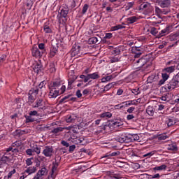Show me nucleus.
Here are the masks:
<instances>
[{"instance_id":"obj_10","label":"nucleus","mask_w":179,"mask_h":179,"mask_svg":"<svg viewBox=\"0 0 179 179\" xmlns=\"http://www.w3.org/2000/svg\"><path fill=\"white\" fill-rule=\"evenodd\" d=\"M108 176L111 179H121L122 178V175H121V173L118 171L110 172L108 173Z\"/></svg>"},{"instance_id":"obj_11","label":"nucleus","mask_w":179,"mask_h":179,"mask_svg":"<svg viewBox=\"0 0 179 179\" xmlns=\"http://www.w3.org/2000/svg\"><path fill=\"white\" fill-rule=\"evenodd\" d=\"M140 9L147 10L148 13L152 11V6L149 3H144L140 6Z\"/></svg>"},{"instance_id":"obj_38","label":"nucleus","mask_w":179,"mask_h":179,"mask_svg":"<svg viewBox=\"0 0 179 179\" xmlns=\"http://www.w3.org/2000/svg\"><path fill=\"white\" fill-rule=\"evenodd\" d=\"M115 85V83L114 82L106 85L104 87V90H106V91L110 90V89H111L112 87H114Z\"/></svg>"},{"instance_id":"obj_23","label":"nucleus","mask_w":179,"mask_h":179,"mask_svg":"<svg viewBox=\"0 0 179 179\" xmlns=\"http://www.w3.org/2000/svg\"><path fill=\"white\" fill-rule=\"evenodd\" d=\"M167 122L168 127H173V125H176L177 122H178V120H177L176 118H171L169 119Z\"/></svg>"},{"instance_id":"obj_35","label":"nucleus","mask_w":179,"mask_h":179,"mask_svg":"<svg viewBox=\"0 0 179 179\" xmlns=\"http://www.w3.org/2000/svg\"><path fill=\"white\" fill-rule=\"evenodd\" d=\"M123 27H122V25H121V24L116 25V26L112 27L110 28V31H115L117 30H120L121 29H123Z\"/></svg>"},{"instance_id":"obj_41","label":"nucleus","mask_w":179,"mask_h":179,"mask_svg":"<svg viewBox=\"0 0 179 179\" xmlns=\"http://www.w3.org/2000/svg\"><path fill=\"white\" fill-rule=\"evenodd\" d=\"M134 3H135L134 2H129V3H127V4L125 6L126 10H129V9H131V8H132V6H134Z\"/></svg>"},{"instance_id":"obj_32","label":"nucleus","mask_w":179,"mask_h":179,"mask_svg":"<svg viewBox=\"0 0 179 179\" xmlns=\"http://www.w3.org/2000/svg\"><path fill=\"white\" fill-rule=\"evenodd\" d=\"M131 142H136L140 139L139 135H138L137 134H131Z\"/></svg>"},{"instance_id":"obj_29","label":"nucleus","mask_w":179,"mask_h":179,"mask_svg":"<svg viewBox=\"0 0 179 179\" xmlns=\"http://www.w3.org/2000/svg\"><path fill=\"white\" fill-rule=\"evenodd\" d=\"M116 141H118L120 143H125V135H121L116 137Z\"/></svg>"},{"instance_id":"obj_39","label":"nucleus","mask_w":179,"mask_h":179,"mask_svg":"<svg viewBox=\"0 0 179 179\" xmlns=\"http://www.w3.org/2000/svg\"><path fill=\"white\" fill-rule=\"evenodd\" d=\"M9 152H12V153H17V152H19V150L16 148H13L12 147H10L7 149V153H9Z\"/></svg>"},{"instance_id":"obj_59","label":"nucleus","mask_w":179,"mask_h":179,"mask_svg":"<svg viewBox=\"0 0 179 179\" xmlns=\"http://www.w3.org/2000/svg\"><path fill=\"white\" fill-rule=\"evenodd\" d=\"M16 173V169H13V171H10L8 174V178H11L12 175Z\"/></svg>"},{"instance_id":"obj_7","label":"nucleus","mask_w":179,"mask_h":179,"mask_svg":"<svg viewBox=\"0 0 179 179\" xmlns=\"http://www.w3.org/2000/svg\"><path fill=\"white\" fill-rule=\"evenodd\" d=\"M53 153H54V148H52V147L46 146L43 150V155H44L45 157H51Z\"/></svg>"},{"instance_id":"obj_9","label":"nucleus","mask_w":179,"mask_h":179,"mask_svg":"<svg viewBox=\"0 0 179 179\" xmlns=\"http://www.w3.org/2000/svg\"><path fill=\"white\" fill-rule=\"evenodd\" d=\"M49 89L50 90L49 92V96L50 99H55L58 97L59 91L57 90L55 88H51L50 87H49Z\"/></svg>"},{"instance_id":"obj_48","label":"nucleus","mask_w":179,"mask_h":179,"mask_svg":"<svg viewBox=\"0 0 179 179\" xmlns=\"http://www.w3.org/2000/svg\"><path fill=\"white\" fill-rule=\"evenodd\" d=\"M120 61V57H113L110 58V62L114 64V62H118Z\"/></svg>"},{"instance_id":"obj_47","label":"nucleus","mask_w":179,"mask_h":179,"mask_svg":"<svg viewBox=\"0 0 179 179\" xmlns=\"http://www.w3.org/2000/svg\"><path fill=\"white\" fill-rule=\"evenodd\" d=\"M113 126L115 127H121V126H122V122H121L120 120H117V121L113 122Z\"/></svg>"},{"instance_id":"obj_50","label":"nucleus","mask_w":179,"mask_h":179,"mask_svg":"<svg viewBox=\"0 0 179 179\" xmlns=\"http://www.w3.org/2000/svg\"><path fill=\"white\" fill-rule=\"evenodd\" d=\"M87 9H89V5L85 4L83 8L82 13L85 15V13L87 12Z\"/></svg>"},{"instance_id":"obj_63","label":"nucleus","mask_w":179,"mask_h":179,"mask_svg":"<svg viewBox=\"0 0 179 179\" xmlns=\"http://www.w3.org/2000/svg\"><path fill=\"white\" fill-rule=\"evenodd\" d=\"M5 59H6V56L5 55H3L0 57V65L2 64V62H3L5 61Z\"/></svg>"},{"instance_id":"obj_56","label":"nucleus","mask_w":179,"mask_h":179,"mask_svg":"<svg viewBox=\"0 0 179 179\" xmlns=\"http://www.w3.org/2000/svg\"><path fill=\"white\" fill-rule=\"evenodd\" d=\"M159 34L162 37H163V36H166V34H169V33L167 32L166 29H164L160 31Z\"/></svg>"},{"instance_id":"obj_61","label":"nucleus","mask_w":179,"mask_h":179,"mask_svg":"<svg viewBox=\"0 0 179 179\" xmlns=\"http://www.w3.org/2000/svg\"><path fill=\"white\" fill-rule=\"evenodd\" d=\"M134 118H135V116L132 114H129L127 116V120L128 121H131V120H134Z\"/></svg>"},{"instance_id":"obj_34","label":"nucleus","mask_w":179,"mask_h":179,"mask_svg":"<svg viewBox=\"0 0 179 179\" xmlns=\"http://www.w3.org/2000/svg\"><path fill=\"white\" fill-rule=\"evenodd\" d=\"M168 150H177V145L176 143L169 144L167 147Z\"/></svg>"},{"instance_id":"obj_54","label":"nucleus","mask_w":179,"mask_h":179,"mask_svg":"<svg viewBox=\"0 0 179 179\" xmlns=\"http://www.w3.org/2000/svg\"><path fill=\"white\" fill-rule=\"evenodd\" d=\"M33 159L32 158H28L26 160V164L27 166H31L33 164V162L31 161Z\"/></svg>"},{"instance_id":"obj_22","label":"nucleus","mask_w":179,"mask_h":179,"mask_svg":"<svg viewBox=\"0 0 179 179\" xmlns=\"http://www.w3.org/2000/svg\"><path fill=\"white\" fill-rule=\"evenodd\" d=\"M154 171H164L167 170V165L162 164L159 166H155L153 168Z\"/></svg>"},{"instance_id":"obj_44","label":"nucleus","mask_w":179,"mask_h":179,"mask_svg":"<svg viewBox=\"0 0 179 179\" xmlns=\"http://www.w3.org/2000/svg\"><path fill=\"white\" fill-rule=\"evenodd\" d=\"M155 153H156V151H151L150 152H148L147 154H145L143 155V157H152V156H153Z\"/></svg>"},{"instance_id":"obj_62","label":"nucleus","mask_w":179,"mask_h":179,"mask_svg":"<svg viewBox=\"0 0 179 179\" xmlns=\"http://www.w3.org/2000/svg\"><path fill=\"white\" fill-rule=\"evenodd\" d=\"M134 111H135V107H130L127 109V113H129V114H132Z\"/></svg>"},{"instance_id":"obj_55","label":"nucleus","mask_w":179,"mask_h":179,"mask_svg":"<svg viewBox=\"0 0 179 179\" xmlns=\"http://www.w3.org/2000/svg\"><path fill=\"white\" fill-rule=\"evenodd\" d=\"M134 55V58H139L142 55V52H133Z\"/></svg>"},{"instance_id":"obj_13","label":"nucleus","mask_w":179,"mask_h":179,"mask_svg":"<svg viewBox=\"0 0 179 179\" xmlns=\"http://www.w3.org/2000/svg\"><path fill=\"white\" fill-rule=\"evenodd\" d=\"M135 64H137V66L138 68H142V66H145V64H146L147 61L145 58H140L138 60H134Z\"/></svg>"},{"instance_id":"obj_42","label":"nucleus","mask_w":179,"mask_h":179,"mask_svg":"<svg viewBox=\"0 0 179 179\" xmlns=\"http://www.w3.org/2000/svg\"><path fill=\"white\" fill-rule=\"evenodd\" d=\"M29 114L32 117H38V111L37 110H31Z\"/></svg>"},{"instance_id":"obj_1","label":"nucleus","mask_w":179,"mask_h":179,"mask_svg":"<svg viewBox=\"0 0 179 179\" xmlns=\"http://www.w3.org/2000/svg\"><path fill=\"white\" fill-rule=\"evenodd\" d=\"M178 86H179V73L168 84L165 85L164 89L166 92H170L174 90Z\"/></svg>"},{"instance_id":"obj_36","label":"nucleus","mask_w":179,"mask_h":179,"mask_svg":"<svg viewBox=\"0 0 179 179\" xmlns=\"http://www.w3.org/2000/svg\"><path fill=\"white\" fill-rule=\"evenodd\" d=\"M26 118V122H34V117L33 116L29 115H25Z\"/></svg>"},{"instance_id":"obj_24","label":"nucleus","mask_w":179,"mask_h":179,"mask_svg":"<svg viewBox=\"0 0 179 179\" xmlns=\"http://www.w3.org/2000/svg\"><path fill=\"white\" fill-rule=\"evenodd\" d=\"M176 66H171L169 67H166L164 69V72H166V73H173L174 71H176Z\"/></svg>"},{"instance_id":"obj_18","label":"nucleus","mask_w":179,"mask_h":179,"mask_svg":"<svg viewBox=\"0 0 179 179\" xmlns=\"http://www.w3.org/2000/svg\"><path fill=\"white\" fill-rule=\"evenodd\" d=\"M69 12V8H68L67 7H63L60 11V15L62 16V17H64L65 19L68 16Z\"/></svg>"},{"instance_id":"obj_60","label":"nucleus","mask_w":179,"mask_h":179,"mask_svg":"<svg viewBox=\"0 0 179 179\" xmlns=\"http://www.w3.org/2000/svg\"><path fill=\"white\" fill-rule=\"evenodd\" d=\"M109 156L114 157V156H120L119 151H115L109 155Z\"/></svg>"},{"instance_id":"obj_28","label":"nucleus","mask_w":179,"mask_h":179,"mask_svg":"<svg viewBox=\"0 0 179 179\" xmlns=\"http://www.w3.org/2000/svg\"><path fill=\"white\" fill-rule=\"evenodd\" d=\"M146 113L148 114V115H153V114H155V110L153 109V107L148 106L146 109Z\"/></svg>"},{"instance_id":"obj_57","label":"nucleus","mask_w":179,"mask_h":179,"mask_svg":"<svg viewBox=\"0 0 179 179\" xmlns=\"http://www.w3.org/2000/svg\"><path fill=\"white\" fill-rule=\"evenodd\" d=\"M150 178H160V174L156 173L155 175H149Z\"/></svg>"},{"instance_id":"obj_14","label":"nucleus","mask_w":179,"mask_h":179,"mask_svg":"<svg viewBox=\"0 0 179 179\" xmlns=\"http://www.w3.org/2000/svg\"><path fill=\"white\" fill-rule=\"evenodd\" d=\"M36 171H37V168L36 166H31V167H28L24 171V173L30 176L31 174H34V173H36Z\"/></svg>"},{"instance_id":"obj_21","label":"nucleus","mask_w":179,"mask_h":179,"mask_svg":"<svg viewBox=\"0 0 179 179\" xmlns=\"http://www.w3.org/2000/svg\"><path fill=\"white\" fill-rule=\"evenodd\" d=\"M138 20H139V17L138 16H131L127 19V22L129 24H132V23H135V22H138Z\"/></svg>"},{"instance_id":"obj_33","label":"nucleus","mask_w":179,"mask_h":179,"mask_svg":"<svg viewBox=\"0 0 179 179\" xmlns=\"http://www.w3.org/2000/svg\"><path fill=\"white\" fill-rule=\"evenodd\" d=\"M64 131V129L62 127H57L53 129L51 132L52 134H59V132H62Z\"/></svg>"},{"instance_id":"obj_46","label":"nucleus","mask_w":179,"mask_h":179,"mask_svg":"<svg viewBox=\"0 0 179 179\" xmlns=\"http://www.w3.org/2000/svg\"><path fill=\"white\" fill-rule=\"evenodd\" d=\"M150 33L152 34V36H156L159 31H157V29L152 27L150 29Z\"/></svg>"},{"instance_id":"obj_19","label":"nucleus","mask_w":179,"mask_h":179,"mask_svg":"<svg viewBox=\"0 0 179 179\" xmlns=\"http://www.w3.org/2000/svg\"><path fill=\"white\" fill-rule=\"evenodd\" d=\"M115 78V75L112 74L110 76H107L101 78V81L102 83H106V82H110V80H113Z\"/></svg>"},{"instance_id":"obj_3","label":"nucleus","mask_w":179,"mask_h":179,"mask_svg":"<svg viewBox=\"0 0 179 179\" xmlns=\"http://www.w3.org/2000/svg\"><path fill=\"white\" fill-rule=\"evenodd\" d=\"M10 163H13V156L8 155V153L5 154L0 159L1 166H4V164L9 166Z\"/></svg>"},{"instance_id":"obj_12","label":"nucleus","mask_w":179,"mask_h":179,"mask_svg":"<svg viewBox=\"0 0 179 179\" xmlns=\"http://www.w3.org/2000/svg\"><path fill=\"white\" fill-rule=\"evenodd\" d=\"M99 78H100V76H99V73H97V72H95L93 73H89L87 75L85 81L90 80V79H92V80L99 79Z\"/></svg>"},{"instance_id":"obj_49","label":"nucleus","mask_w":179,"mask_h":179,"mask_svg":"<svg viewBox=\"0 0 179 179\" xmlns=\"http://www.w3.org/2000/svg\"><path fill=\"white\" fill-rule=\"evenodd\" d=\"M57 50L55 48H53L50 50V57H55V55L57 54Z\"/></svg>"},{"instance_id":"obj_26","label":"nucleus","mask_w":179,"mask_h":179,"mask_svg":"<svg viewBox=\"0 0 179 179\" xmlns=\"http://www.w3.org/2000/svg\"><path fill=\"white\" fill-rule=\"evenodd\" d=\"M101 118H111L113 117V114L110 112H105L100 115Z\"/></svg>"},{"instance_id":"obj_4","label":"nucleus","mask_w":179,"mask_h":179,"mask_svg":"<svg viewBox=\"0 0 179 179\" xmlns=\"http://www.w3.org/2000/svg\"><path fill=\"white\" fill-rule=\"evenodd\" d=\"M31 106L32 108H38V111H41V110H45V102L42 99H37Z\"/></svg>"},{"instance_id":"obj_64","label":"nucleus","mask_w":179,"mask_h":179,"mask_svg":"<svg viewBox=\"0 0 179 179\" xmlns=\"http://www.w3.org/2000/svg\"><path fill=\"white\" fill-rule=\"evenodd\" d=\"M57 175L51 173L46 179H55Z\"/></svg>"},{"instance_id":"obj_40","label":"nucleus","mask_w":179,"mask_h":179,"mask_svg":"<svg viewBox=\"0 0 179 179\" xmlns=\"http://www.w3.org/2000/svg\"><path fill=\"white\" fill-rule=\"evenodd\" d=\"M131 92L133 94H135V96H138V94H141V90H139V88L131 89Z\"/></svg>"},{"instance_id":"obj_27","label":"nucleus","mask_w":179,"mask_h":179,"mask_svg":"<svg viewBox=\"0 0 179 179\" xmlns=\"http://www.w3.org/2000/svg\"><path fill=\"white\" fill-rule=\"evenodd\" d=\"M57 169H58V163L53 162L52 168V173L57 176Z\"/></svg>"},{"instance_id":"obj_43","label":"nucleus","mask_w":179,"mask_h":179,"mask_svg":"<svg viewBox=\"0 0 179 179\" xmlns=\"http://www.w3.org/2000/svg\"><path fill=\"white\" fill-rule=\"evenodd\" d=\"M78 132V127L71 126V129L70 130V134H76Z\"/></svg>"},{"instance_id":"obj_15","label":"nucleus","mask_w":179,"mask_h":179,"mask_svg":"<svg viewBox=\"0 0 179 179\" xmlns=\"http://www.w3.org/2000/svg\"><path fill=\"white\" fill-rule=\"evenodd\" d=\"M32 55L36 58H39V57H41V52H40L37 47H34L32 48Z\"/></svg>"},{"instance_id":"obj_45","label":"nucleus","mask_w":179,"mask_h":179,"mask_svg":"<svg viewBox=\"0 0 179 179\" xmlns=\"http://www.w3.org/2000/svg\"><path fill=\"white\" fill-rule=\"evenodd\" d=\"M167 138H169V136H166V134H164L159 135L158 139L160 141H165V139H167Z\"/></svg>"},{"instance_id":"obj_52","label":"nucleus","mask_w":179,"mask_h":179,"mask_svg":"<svg viewBox=\"0 0 179 179\" xmlns=\"http://www.w3.org/2000/svg\"><path fill=\"white\" fill-rule=\"evenodd\" d=\"M49 71H50L51 73H53V72H55V66H54L53 64H51L50 65Z\"/></svg>"},{"instance_id":"obj_25","label":"nucleus","mask_w":179,"mask_h":179,"mask_svg":"<svg viewBox=\"0 0 179 179\" xmlns=\"http://www.w3.org/2000/svg\"><path fill=\"white\" fill-rule=\"evenodd\" d=\"M59 86H61V81L57 80V81L53 82L49 87L57 90Z\"/></svg>"},{"instance_id":"obj_5","label":"nucleus","mask_w":179,"mask_h":179,"mask_svg":"<svg viewBox=\"0 0 179 179\" xmlns=\"http://www.w3.org/2000/svg\"><path fill=\"white\" fill-rule=\"evenodd\" d=\"M70 141L75 145H83V142H85V138L78 137L75 135H72L71 136Z\"/></svg>"},{"instance_id":"obj_16","label":"nucleus","mask_w":179,"mask_h":179,"mask_svg":"<svg viewBox=\"0 0 179 179\" xmlns=\"http://www.w3.org/2000/svg\"><path fill=\"white\" fill-rule=\"evenodd\" d=\"M32 68H33L34 71L36 73H40V72H41L42 66H41V64H40V63H35L33 65Z\"/></svg>"},{"instance_id":"obj_58","label":"nucleus","mask_w":179,"mask_h":179,"mask_svg":"<svg viewBox=\"0 0 179 179\" xmlns=\"http://www.w3.org/2000/svg\"><path fill=\"white\" fill-rule=\"evenodd\" d=\"M162 79H164L165 81L169 79V74H167V73H162Z\"/></svg>"},{"instance_id":"obj_2","label":"nucleus","mask_w":179,"mask_h":179,"mask_svg":"<svg viewBox=\"0 0 179 179\" xmlns=\"http://www.w3.org/2000/svg\"><path fill=\"white\" fill-rule=\"evenodd\" d=\"M38 94V89H31L28 94V103L30 106L36 101V96Z\"/></svg>"},{"instance_id":"obj_51","label":"nucleus","mask_w":179,"mask_h":179,"mask_svg":"<svg viewBox=\"0 0 179 179\" xmlns=\"http://www.w3.org/2000/svg\"><path fill=\"white\" fill-rule=\"evenodd\" d=\"M33 152H35L36 155H40V153L41 152V150L40 148H38V146H36L35 148H34Z\"/></svg>"},{"instance_id":"obj_37","label":"nucleus","mask_w":179,"mask_h":179,"mask_svg":"<svg viewBox=\"0 0 179 179\" xmlns=\"http://www.w3.org/2000/svg\"><path fill=\"white\" fill-rule=\"evenodd\" d=\"M129 142H132V137L131 134L125 135L124 143H129Z\"/></svg>"},{"instance_id":"obj_20","label":"nucleus","mask_w":179,"mask_h":179,"mask_svg":"<svg viewBox=\"0 0 179 179\" xmlns=\"http://www.w3.org/2000/svg\"><path fill=\"white\" fill-rule=\"evenodd\" d=\"M113 38V34L111 33H106L105 34V36L103 37L102 41L103 43H105V44H110V41L108 40H110V38Z\"/></svg>"},{"instance_id":"obj_17","label":"nucleus","mask_w":179,"mask_h":179,"mask_svg":"<svg viewBox=\"0 0 179 179\" xmlns=\"http://www.w3.org/2000/svg\"><path fill=\"white\" fill-rule=\"evenodd\" d=\"M159 3L161 8H169V6H170L171 1L170 0H160Z\"/></svg>"},{"instance_id":"obj_8","label":"nucleus","mask_w":179,"mask_h":179,"mask_svg":"<svg viewBox=\"0 0 179 179\" xmlns=\"http://www.w3.org/2000/svg\"><path fill=\"white\" fill-rule=\"evenodd\" d=\"M72 57H80V46L75 45L71 49Z\"/></svg>"},{"instance_id":"obj_31","label":"nucleus","mask_w":179,"mask_h":179,"mask_svg":"<svg viewBox=\"0 0 179 179\" xmlns=\"http://www.w3.org/2000/svg\"><path fill=\"white\" fill-rule=\"evenodd\" d=\"M43 31L46 34L52 33V29L50 27V26L45 24L43 27Z\"/></svg>"},{"instance_id":"obj_6","label":"nucleus","mask_w":179,"mask_h":179,"mask_svg":"<svg viewBox=\"0 0 179 179\" xmlns=\"http://www.w3.org/2000/svg\"><path fill=\"white\" fill-rule=\"evenodd\" d=\"M141 101H142V99L138 98V99L124 101L122 103V104H124L126 107H129V106H138V104L141 103Z\"/></svg>"},{"instance_id":"obj_53","label":"nucleus","mask_w":179,"mask_h":179,"mask_svg":"<svg viewBox=\"0 0 179 179\" xmlns=\"http://www.w3.org/2000/svg\"><path fill=\"white\" fill-rule=\"evenodd\" d=\"M43 87H45V83H44V81H42L41 83H40V84L38 86V90L39 89H43Z\"/></svg>"},{"instance_id":"obj_30","label":"nucleus","mask_w":179,"mask_h":179,"mask_svg":"<svg viewBox=\"0 0 179 179\" xmlns=\"http://www.w3.org/2000/svg\"><path fill=\"white\" fill-rule=\"evenodd\" d=\"M96 43H99V39L97 38V37L94 36L89 38L90 44H96Z\"/></svg>"}]
</instances>
